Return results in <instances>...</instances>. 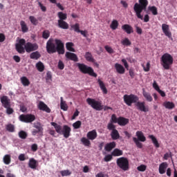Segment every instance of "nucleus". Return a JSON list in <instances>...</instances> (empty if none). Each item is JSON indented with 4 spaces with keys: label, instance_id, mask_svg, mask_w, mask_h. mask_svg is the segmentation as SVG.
<instances>
[{
    "label": "nucleus",
    "instance_id": "a878e982",
    "mask_svg": "<svg viewBox=\"0 0 177 177\" xmlns=\"http://www.w3.org/2000/svg\"><path fill=\"white\" fill-rule=\"evenodd\" d=\"M85 59H86L87 62H91V63H95V59L94 57H93V55L90 52H86L85 54Z\"/></svg>",
    "mask_w": 177,
    "mask_h": 177
},
{
    "label": "nucleus",
    "instance_id": "c03bdc74",
    "mask_svg": "<svg viewBox=\"0 0 177 177\" xmlns=\"http://www.w3.org/2000/svg\"><path fill=\"white\" fill-rule=\"evenodd\" d=\"M81 142L86 147H90V145H91V142H90V140L88 138H82V140H81Z\"/></svg>",
    "mask_w": 177,
    "mask_h": 177
},
{
    "label": "nucleus",
    "instance_id": "052dcab7",
    "mask_svg": "<svg viewBox=\"0 0 177 177\" xmlns=\"http://www.w3.org/2000/svg\"><path fill=\"white\" fill-rule=\"evenodd\" d=\"M104 49H106V50L108 53H110V54L114 53V50H113V48H111L109 46H104Z\"/></svg>",
    "mask_w": 177,
    "mask_h": 177
},
{
    "label": "nucleus",
    "instance_id": "69168bd1",
    "mask_svg": "<svg viewBox=\"0 0 177 177\" xmlns=\"http://www.w3.org/2000/svg\"><path fill=\"white\" fill-rule=\"evenodd\" d=\"M95 177H109V174L100 171V173L95 175Z\"/></svg>",
    "mask_w": 177,
    "mask_h": 177
},
{
    "label": "nucleus",
    "instance_id": "8fccbe9b",
    "mask_svg": "<svg viewBox=\"0 0 177 177\" xmlns=\"http://www.w3.org/2000/svg\"><path fill=\"white\" fill-rule=\"evenodd\" d=\"M122 44L124 46H130L131 42L128 38H124V39L122 41Z\"/></svg>",
    "mask_w": 177,
    "mask_h": 177
},
{
    "label": "nucleus",
    "instance_id": "bf43d9fd",
    "mask_svg": "<svg viewBox=\"0 0 177 177\" xmlns=\"http://www.w3.org/2000/svg\"><path fill=\"white\" fill-rule=\"evenodd\" d=\"M118 122V118L115 114L111 115V123L116 124Z\"/></svg>",
    "mask_w": 177,
    "mask_h": 177
},
{
    "label": "nucleus",
    "instance_id": "79ce46f5",
    "mask_svg": "<svg viewBox=\"0 0 177 177\" xmlns=\"http://www.w3.org/2000/svg\"><path fill=\"white\" fill-rule=\"evenodd\" d=\"M133 142H134L136 143V145L138 148L142 149V147H143L142 143L140 142V141H139V140H138V138H136V137H133Z\"/></svg>",
    "mask_w": 177,
    "mask_h": 177
},
{
    "label": "nucleus",
    "instance_id": "a211bd4d",
    "mask_svg": "<svg viewBox=\"0 0 177 177\" xmlns=\"http://www.w3.org/2000/svg\"><path fill=\"white\" fill-rule=\"evenodd\" d=\"M122 29L126 32L128 35L133 32V28H132L129 24H124L122 26Z\"/></svg>",
    "mask_w": 177,
    "mask_h": 177
},
{
    "label": "nucleus",
    "instance_id": "2eb2a0df",
    "mask_svg": "<svg viewBox=\"0 0 177 177\" xmlns=\"http://www.w3.org/2000/svg\"><path fill=\"white\" fill-rule=\"evenodd\" d=\"M86 137L90 140H94L97 137V133L95 129H93L89 132L87 133Z\"/></svg>",
    "mask_w": 177,
    "mask_h": 177
},
{
    "label": "nucleus",
    "instance_id": "49530a36",
    "mask_svg": "<svg viewBox=\"0 0 177 177\" xmlns=\"http://www.w3.org/2000/svg\"><path fill=\"white\" fill-rule=\"evenodd\" d=\"M71 28L72 30H74V31H75V32H80V24L76 23V24H75L74 25H72V26H71Z\"/></svg>",
    "mask_w": 177,
    "mask_h": 177
},
{
    "label": "nucleus",
    "instance_id": "f257e3e1",
    "mask_svg": "<svg viewBox=\"0 0 177 177\" xmlns=\"http://www.w3.org/2000/svg\"><path fill=\"white\" fill-rule=\"evenodd\" d=\"M123 100L124 104L128 106H131L132 104H135V106L137 107L140 111L147 113L149 111V106L145 105V102H138L139 97L136 95H124Z\"/></svg>",
    "mask_w": 177,
    "mask_h": 177
},
{
    "label": "nucleus",
    "instance_id": "e433bc0d",
    "mask_svg": "<svg viewBox=\"0 0 177 177\" xmlns=\"http://www.w3.org/2000/svg\"><path fill=\"white\" fill-rule=\"evenodd\" d=\"M3 162L6 165H8L11 162V156L10 154L5 155L3 157Z\"/></svg>",
    "mask_w": 177,
    "mask_h": 177
},
{
    "label": "nucleus",
    "instance_id": "c9c22d12",
    "mask_svg": "<svg viewBox=\"0 0 177 177\" xmlns=\"http://www.w3.org/2000/svg\"><path fill=\"white\" fill-rule=\"evenodd\" d=\"M61 109L64 111H68V105L66 104V102L64 101V97H61Z\"/></svg>",
    "mask_w": 177,
    "mask_h": 177
},
{
    "label": "nucleus",
    "instance_id": "7c9ffc66",
    "mask_svg": "<svg viewBox=\"0 0 177 177\" xmlns=\"http://www.w3.org/2000/svg\"><path fill=\"white\" fill-rule=\"evenodd\" d=\"M21 83L24 86H28L30 84V82H29V80L26 77H21L20 78Z\"/></svg>",
    "mask_w": 177,
    "mask_h": 177
},
{
    "label": "nucleus",
    "instance_id": "20e7f679",
    "mask_svg": "<svg viewBox=\"0 0 177 177\" xmlns=\"http://www.w3.org/2000/svg\"><path fill=\"white\" fill-rule=\"evenodd\" d=\"M50 125L54 127L55 131L59 135H63L64 138H68L71 135V128L67 125L62 126L57 124L56 122H50Z\"/></svg>",
    "mask_w": 177,
    "mask_h": 177
},
{
    "label": "nucleus",
    "instance_id": "a19ab883",
    "mask_svg": "<svg viewBox=\"0 0 177 177\" xmlns=\"http://www.w3.org/2000/svg\"><path fill=\"white\" fill-rule=\"evenodd\" d=\"M29 20L33 26H37L39 24V21L37 19L35 18V17L30 16Z\"/></svg>",
    "mask_w": 177,
    "mask_h": 177
},
{
    "label": "nucleus",
    "instance_id": "72a5a7b5",
    "mask_svg": "<svg viewBox=\"0 0 177 177\" xmlns=\"http://www.w3.org/2000/svg\"><path fill=\"white\" fill-rule=\"evenodd\" d=\"M148 11L151 12L153 15H158V12L157 11V8L155 6H149Z\"/></svg>",
    "mask_w": 177,
    "mask_h": 177
},
{
    "label": "nucleus",
    "instance_id": "b1692460",
    "mask_svg": "<svg viewBox=\"0 0 177 177\" xmlns=\"http://www.w3.org/2000/svg\"><path fill=\"white\" fill-rule=\"evenodd\" d=\"M115 147V142H109V143H107L106 145V146L104 147V150H106V151H107V152H110Z\"/></svg>",
    "mask_w": 177,
    "mask_h": 177
},
{
    "label": "nucleus",
    "instance_id": "c756f323",
    "mask_svg": "<svg viewBox=\"0 0 177 177\" xmlns=\"http://www.w3.org/2000/svg\"><path fill=\"white\" fill-rule=\"evenodd\" d=\"M20 26L21 28L22 32L25 33L28 32V27L27 26V24L24 21H20Z\"/></svg>",
    "mask_w": 177,
    "mask_h": 177
},
{
    "label": "nucleus",
    "instance_id": "4be33fe9",
    "mask_svg": "<svg viewBox=\"0 0 177 177\" xmlns=\"http://www.w3.org/2000/svg\"><path fill=\"white\" fill-rule=\"evenodd\" d=\"M118 125L124 127V126L127 125L128 123H129V120L124 118L123 117H120L118 118Z\"/></svg>",
    "mask_w": 177,
    "mask_h": 177
},
{
    "label": "nucleus",
    "instance_id": "09e8293b",
    "mask_svg": "<svg viewBox=\"0 0 177 177\" xmlns=\"http://www.w3.org/2000/svg\"><path fill=\"white\" fill-rule=\"evenodd\" d=\"M44 130H41V131H39V129H34L32 131V135L35 136L37 134H39L41 136H43V133H44Z\"/></svg>",
    "mask_w": 177,
    "mask_h": 177
},
{
    "label": "nucleus",
    "instance_id": "dca6fc26",
    "mask_svg": "<svg viewBox=\"0 0 177 177\" xmlns=\"http://www.w3.org/2000/svg\"><path fill=\"white\" fill-rule=\"evenodd\" d=\"M115 68L116 72H118L119 74L123 75L125 73V68H124L121 64L116 63L115 64Z\"/></svg>",
    "mask_w": 177,
    "mask_h": 177
},
{
    "label": "nucleus",
    "instance_id": "6e6d98bb",
    "mask_svg": "<svg viewBox=\"0 0 177 177\" xmlns=\"http://www.w3.org/2000/svg\"><path fill=\"white\" fill-rule=\"evenodd\" d=\"M46 82H50L52 81V74L50 71H48L46 73Z\"/></svg>",
    "mask_w": 177,
    "mask_h": 177
},
{
    "label": "nucleus",
    "instance_id": "423d86ee",
    "mask_svg": "<svg viewBox=\"0 0 177 177\" xmlns=\"http://www.w3.org/2000/svg\"><path fill=\"white\" fill-rule=\"evenodd\" d=\"M174 61L173 57L169 53H165L162 55L160 60L161 65L163 66L165 70H170Z\"/></svg>",
    "mask_w": 177,
    "mask_h": 177
},
{
    "label": "nucleus",
    "instance_id": "aec40b11",
    "mask_svg": "<svg viewBox=\"0 0 177 177\" xmlns=\"http://www.w3.org/2000/svg\"><path fill=\"white\" fill-rule=\"evenodd\" d=\"M168 167V164L167 162H162L160 165L159 167V173L160 174H164L166 173V169Z\"/></svg>",
    "mask_w": 177,
    "mask_h": 177
},
{
    "label": "nucleus",
    "instance_id": "de8ad7c7",
    "mask_svg": "<svg viewBox=\"0 0 177 177\" xmlns=\"http://www.w3.org/2000/svg\"><path fill=\"white\" fill-rule=\"evenodd\" d=\"M61 173L62 176H69L72 174V172L70 170H62L59 171Z\"/></svg>",
    "mask_w": 177,
    "mask_h": 177
},
{
    "label": "nucleus",
    "instance_id": "774afa93",
    "mask_svg": "<svg viewBox=\"0 0 177 177\" xmlns=\"http://www.w3.org/2000/svg\"><path fill=\"white\" fill-rule=\"evenodd\" d=\"M5 108L7 109V110L6 111L7 114L10 115V114H12L14 113V109H12L10 106L5 107Z\"/></svg>",
    "mask_w": 177,
    "mask_h": 177
},
{
    "label": "nucleus",
    "instance_id": "412c9836",
    "mask_svg": "<svg viewBox=\"0 0 177 177\" xmlns=\"http://www.w3.org/2000/svg\"><path fill=\"white\" fill-rule=\"evenodd\" d=\"M97 83L99 84V86L100 88V90L102 91V93L104 94H106L107 93V89L106 88L105 84L104 82H103L100 79L97 80Z\"/></svg>",
    "mask_w": 177,
    "mask_h": 177
},
{
    "label": "nucleus",
    "instance_id": "7ed1b4c3",
    "mask_svg": "<svg viewBox=\"0 0 177 177\" xmlns=\"http://www.w3.org/2000/svg\"><path fill=\"white\" fill-rule=\"evenodd\" d=\"M28 53L36 51L39 49V46L37 44H32L31 42L26 43L24 39H21L17 44H16V50L18 53H25V50Z\"/></svg>",
    "mask_w": 177,
    "mask_h": 177
},
{
    "label": "nucleus",
    "instance_id": "39448f33",
    "mask_svg": "<svg viewBox=\"0 0 177 177\" xmlns=\"http://www.w3.org/2000/svg\"><path fill=\"white\" fill-rule=\"evenodd\" d=\"M147 6H148L147 1H140L139 3H136L133 9L136 12V15L137 18L141 20L143 19V16L141 14L142 11H146Z\"/></svg>",
    "mask_w": 177,
    "mask_h": 177
},
{
    "label": "nucleus",
    "instance_id": "f3484780",
    "mask_svg": "<svg viewBox=\"0 0 177 177\" xmlns=\"http://www.w3.org/2000/svg\"><path fill=\"white\" fill-rule=\"evenodd\" d=\"M38 166V162L35 158H30L28 167L32 169H36Z\"/></svg>",
    "mask_w": 177,
    "mask_h": 177
},
{
    "label": "nucleus",
    "instance_id": "0e129e2a",
    "mask_svg": "<svg viewBox=\"0 0 177 177\" xmlns=\"http://www.w3.org/2000/svg\"><path fill=\"white\" fill-rule=\"evenodd\" d=\"M129 75H130L131 79H133L135 77L136 75L133 68H130V70H129Z\"/></svg>",
    "mask_w": 177,
    "mask_h": 177
},
{
    "label": "nucleus",
    "instance_id": "6e6552de",
    "mask_svg": "<svg viewBox=\"0 0 177 177\" xmlns=\"http://www.w3.org/2000/svg\"><path fill=\"white\" fill-rule=\"evenodd\" d=\"M116 165L120 169L127 171L129 169V161L126 157H120L116 160Z\"/></svg>",
    "mask_w": 177,
    "mask_h": 177
},
{
    "label": "nucleus",
    "instance_id": "e2e57ef3",
    "mask_svg": "<svg viewBox=\"0 0 177 177\" xmlns=\"http://www.w3.org/2000/svg\"><path fill=\"white\" fill-rule=\"evenodd\" d=\"M150 66H151L150 62H147V67H145L144 66V64H142V67H143L145 72H148L149 71H150Z\"/></svg>",
    "mask_w": 177,
    "mask_h": 177
},
{
    "label": "nucleus",
    "instance_id": "4468645a",
    "mask_svg": "<svg viewBox=\"0 0 177 177\" xmlns=\"http://www.w3.org/2000/svg\"><path fill=\"white\" fill-rule=\"evenodd\" d=\"M65 56L67 59H70L75 62H77L78 61V57L76 54H74L70 52H66Z\"/></svg>",
    "mask_w": 177,
    "mask_h": 177
},
{
    "label": "nucleus",
    "instance_id": "9b49d317",
    "mask_svg": "<svg viewBox=\"0 0 177 177\" xmlns=\"http://www.w3.org/2000/svg\"><path fill=\"white\" fill-rule=\"evenodd\" d=\"M38 109L41 111H45L47 113H49L51 112V109H49L48 105L45 104L44 102H39L38 105H37Z\"/></svg>",
    "mask_w": 177,
    "mask_h": 177
},
{
    "label": "nucleus",
    "instance_id": "6ab92c4d",
    "mask_svg": "<svg viewBox=\"0 0 177 177\" xmlns=\"http://www.w3.org/2000/svg\"><path fill=\"white\" fill-rule=\"evenodd\" d=\"M142 95L145 99V100L148 101L149 102H151L153 101V98L150 94V93L146 91L145 88L142 89Z\"/></svg>",
    "mask_w": 177,
    "mask_h": 177
},
{
    "label": "nucleus",
    "instance_id": "338daca9",
    "mask_svg": "<svg viewBox=\"0 0 177 177\" xmlns=\"http://www.w3.org/2000/svg\"><path fill=\"white\" fill-rule=\"evenodd\" d=\"M58 68L59 70H64V64L63 61H59L58 62Z\"/></svg>",
    "mask_w": 177,
    "mask_h": 177
},
{
    "label": "nucleus",
    "instance_id": "603ef678",
    "mask_svg": "<svg viewBox=\"0 0 177 177\" xmlns=\"http://www.w3.org/2000/svg\"><path fill=\"white\" fill-rule=\"evenodd\" d=\"M6 129H7L8 131L9 132H15V126L12 125V124H9L7 126H6Z\"/></svg>",
    "mask_w": 177,
    "mask_h": 177
},
{
    "label": "nucleus",
    "instance_id": "bb28decb",
    "mask_svg": "<svg viewBox=\"0 0 177 177\" xmlns=\"http://www.w3.org/2000/svg\"><path fill=\"white\" fill-rule=\"evenodd\" d=\"M111 137L112 140H116L119 139L120 134L118 133V131L117 129L111 131Z\"/></svg>",
    "mask_w": 177,
    "mask_h": 177
},
{
    "label": "nucleus",
    "instance_id": "680f3d73",
    "mask_svg": "<svg viewBox=\"0 0 177 177\" xmlns=\"http://www.w3.org/2000/svg\"><path fill=\"white\" fill-rule=\"evenodd\" d=\"M113 159V155H106L104 156V162H109Z\"/></svg>",
    "mask_w": 177,
    "mask_h": 177
},
{
    "label": "nucleus",
    "instance_id": "2f4dec72",
    "mask_svg": "<svg viewBox=\"0 0 177 177\" xmlns=\"http://www.w3.org/2000/svg\"><path fill=\"white\" fill-rule=\"evenodd\" d=\"M163 106L167 109H173L175 107V104L172 102H164Z\"/></svg>",
    "mask_w": 177,
    "mask_h": 177
},
{
    "label": "nucleus",
    "instance_id": "5fc2aeb1",
    "mask_svg": "<svg viewBox=\"0 0 177 177\" xmlns=\"http://www.w3.org/2000/svg\"><path fill=\"white\" fill-rule=\"evenodd\" d=\"M81 125H82V122L80 120L74 122L73 124H72L73 128L75 129H80L81 127Z\"/></svg>",
    "mask_w": 177,
    "mask_h": 177
},
{
    "label": "nucleus",
    "instance_id": "5701e85b",
    "mask_svg": "<svg viewBox=\"0 0 177 177\" xmlns=\"http://www.w3.org/2000/svg\"><path fill=\"white\" fill-rule=\"evenodd\" d=\"M58 27L59 28L67 30L68 29V24L63 20H58Z\"/></svg>",
    "mask_w": 177,
    "mask_h": 177
},
{
    "label": "nucleus",
    "instance_id": "13d9d810",
    "mask_svg": "<svg viewBox=\"0 0 177 177\" xmlns=\"http://www.w3.org/2000/svg\"><path fill=\"white\" fill-rule=\"evenodd\" d=\"M51 3H55L57 5V7L61 10L62 11L64 10V8L60 3H57L56 1H50Z\"/></svg>",
    "mask_w": 177,
    "mask_h": 177
},
{
    "label": "nucleus",
    "instance_id": "ea45409f",
    "mask_svg": "<svg viewBox=\"0 0 177 177\" xmlns=\"http://www.w3.org/2000/svg\"><path fill=\"white\" fill-rule=\"evenodd\" d=\"M118 26H119V24H118V20L116 19H113L111 24V28L113 30H116L118 28Z\"/></svg>",
    "mask_w": 177,
    "mask_h": 177
},
{
    "label": "nucleus",
    "instance_id": "4c0bfd02",
    "mask_svg": "<svg viewBox=\"0 0 177 177\" xmlns=\"http://www.w3.org/2000/svg\"><path fill=\"white\" fill-rule=\"evenodd\" d=\"M57 16H58V18L59 19H58V21H64V20L67 19V14H66V13L59 12L57 13Z\"/></svg>",
    "mask_w": 177,
    "mask_h": 177
},
{
    "label": "nucleus",
    "instance_id": "f03ea898",
    "mask_svg": "<svg viewBox=\"0 0 177 177\" xmlns=\"http://www.w3.org/2000/svg\"><path fill=\"white\" fill-rule=\"evenodd\" d=\"M55 43L53 39H49V40L47 41L46 46L47 53L53 54L57 52L59 55H64L65 53L64 44L62 40L55 39Z\"/></svg>",
    "mask_w": 177,
    "mask_h": 177
},
{
    "label": "nucleus",
    "instance_id": "f704fd0d",
    "mask_svg": "<svg viewBox=\"0 0 177 177\" xmlns=\"http://www.w3.org/2000/svg\"><path fill=\"white\" fill-rule=\"evenodd\" d=\"M149 138H151V141L153 144V145H155V147L156 148H159L160 147V145H159V142L158 141L156 140V137L153 135H151V136H149Z\"/></svg>",
    "mask_w": 177,
    "mask_h": 177
},
{
    "label": "nucleus",
    "instance_id": "c85d7f7f",
    "mask_svg": "<svg viewBox=\"0 0 177 177\" xmlns=\"http://www.w3.org/2000/svg\"><path fill=\"white\" fill-rule=\"evenodd\" d=\"M36 68H37V71L41 73L44 72V71L45 70V66H44L43 62L41 61H39L36 64Z\"/></svg>",
    "mask_w": 177,
    "mask_h": 177
},
{
    "label": "nucleus",
    "instance_id": "37998d69",
    "mask_svg": "<svg viewBox=\"0 0 177 177\" xmlns=\"http://www.w3.org/2000/svg\"><path fill=\"white\" fill-rule=\"evenodd\" d=\"M50 37V32L48 30H45L42 32V38L44 39H48Z\"/></svg>",
    "mask_w": 177,
    "mask_h": 177
},
{
    "label": "nucleus",
    "instance_id": "473e14b6",
    "mask_svg": "<svg viewBox=\"0 0 177 177\" xmlns=\"http://www.w3.org/2000/svg\"><path fill=\"white\" fill-rule=\"evenodd\" d=\"M111 155L113 156H121L123 155V151L121 149H115L114 150H113Z\"/></svg>",
    "mask_w": 177,
    "mask_h": 177
},
{
    "label": "nucleus",
    "instance_id": "a18cd8bd",
    "mask_svg": "<svg viewBox=\"0 0 177 177\" xmlns=\"http://www.w3.org/2000/svg\"><path fill=\"white\" fill-rule=\"evenodd\" d=\"M18 136L22 140H25L28 137V133L26 132H25L24 131H20L19 133H18Z\"/></svg>",
    "mask_w": 177,
    "mask_h": 177
},
{
    "label": "nucleus",
    "instance_id": "1a4fd4ad",
    "mask_svg": "<svg viewBox=\"0 0 177 177\" xmlns=\"http://www.w3.org/2000/svg\"><path fill=\"white\" fill-rule=\"evenodd\" d=\"M78 68L80 71H81L84 74H88L91 77H97V75L96 73H94L93 68H91L84 64H79Z\"/></svg>",
    "mask_w": 177,
    "mask_h": 177
},
{
    "label": "nucleus",
    "instance_id": "f8f14e48",
    "mask_svg": "<svg viewBox=\"0 0 177 177\" xmlns=\"http://www.w3.org/2000/svg\"><path fill=\"white\" fill-rule=\"evenodd\" d=\"M0 100L1 104L4 108L10 107V100L8 97V96L3 95V97H1Z\"/></svg>",
    "mask_w": 177,
    "mask_h": 177
},
{
    "label": "nucleus",
    "instance_id": "4d7b16f0",
    "mask_svg": "<svg viewBox=\"0 0 177 177\" xmlns=\"http://www.w3.org/2000/svg\"><path fill=\"white\" fill-rule=\"evenodd\" d=\"M147 169V166L145 165H141L139 167H137V170L140 172H144Z\"/></svg>",
    "mask_w": 177,
    "mask_h": 177
},
{
    "label": "nucleus",
    "instance_id": "ddd939ff",
    "mask_svg": "<svg viewBox=\"0 0 177 177\" xmlns=\"http://www.w3.org/2000/svg\"><path fill=\"white\" fill-rule=\"evenodd\" d=\"M162 31H163L165 36L168 37V38H171V32H170V28L169 25L166 24H162Z\"/></svg>",
    "mask_w": 177,
    "mask_h": 177
},
{
    "label": "nucleus",
    "instance_id": "0eeeda50",
    "mask_svg": "<svg viewBox=\"0 0 177 177\" xmlns=\"http://www.w3.org/2000/svg\"><path fill=\"white\" fill-rule=\"evenodd\" d=\"M86 102L96 111H101L103 109L102 102L100 100H97L94 98H87Z\"/></svg>",
    "mask_w": 177,
    "mask_h": 177
},
{
    "label": "nucleus",
    "instance_id": "3c124183",
    "mask_svg": "<svg viewBox=\"0 0 177 177\" xmlns=\"http://www.w3.org/2000/svg\"><path fill=\"white\" fill-rule=\"evenodd\" d=\"M4 174V171L2 169H0V177H6L3 174ZM7 177H16L14 174L8 173L6 175Z\"/></svg>",
    "mask_w": 177,
    "mask_h": 177
},
{
    "label": "nucleus",
    "instance_id": "864d4df0",
    "mask_svg": "<svg viewBox=\"0 0 177 177\" xmlns=\"http://www.w3.org/2000/svg\"><path fill=\"white\" fill-rule=\"evenodd\" d=\"M107 129L109 131H114V130H117V129H115V126L113 124V123L112 122H109L107 124Z\"/></svg>",
    "mask_w": 177,
    "mask_h": 177
},
{
    "label": "nucleus",
    "instance_id": "cd10ccee",
    "mask_svg": "<svg viewBox=\"0 0 177 177\" xmlns=\"http://www.w3.org/2000/svg\"><path fill=\"white\" fill-rule=\"evenodd\" d=\"M41 57V54L39 51H35L30 54V59H39Z\"/></svg>",
    "mask_w": 177,
    "mask_h": 177
},
{
    "label": "nucleus",
    "instance_id": "9d476101",
    "mask_svg": "<svg viewBox=\"0 0 177 177\" xmlns=\"http://www.w3.org/2000/svg\"><path fill=\"white\" fill-rule=\"evenodd\" d=\"M35 119V115L32 114H22L19 115V120L24 123H32Z\"/></svg>",
    "mask_w": 177,
    "mask_h": 177
},
{
    "label": "nucleus",
    "instance_id": "58836bf2",
    "mask_svg": "<svg viewBox=\"0 0 177 177\" xmlns=\"http://www.w3.org/2000/svg\"><path fill=\"white\" fill-rule=\"evenodd\" d=\"M73 46H74V44L72 42H68L66 44V47L67 50L75 53V49H74L73 48Z\"/></svg>",
    "mask_w": 177,
    "mask_h": 177
},
{
    "label": "nucleus",
    "instance_id": "393cba45",
    "mask_svg": "<svg viewBox=\"0 0 177 177\" xmlns=\"http://www.w3.org/2000/svg\"><path fill=\"white\" fill-rule=\"evenodd\" d=\"M136 137L138 138V141L140 142H146V137L144 136V133L142 131H137L136 133Z\"/></svg>",
    "mask_w": 177,
    "mask_h": 177
}]
</instances>
